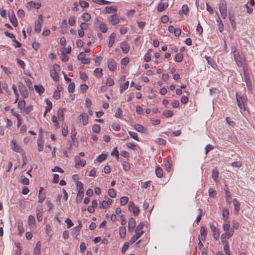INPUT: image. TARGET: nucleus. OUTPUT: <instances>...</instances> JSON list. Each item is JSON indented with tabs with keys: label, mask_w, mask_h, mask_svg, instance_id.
<instances>
[{
	"label": "nucleus",
	"mask_w": 255,
	"mask_h": 255,
	"mask_svg": "<svg viewBox=\"0 0 255 255\" xmlns=\"http://www.w3.org/2000/svg\"><path fill=\"white\" fill-rule=\"evenodd\" d=\"M232 51L233 53V56L236 63L239 67H241L247 64L246 58L240 55V52L236 47L232 48Z\"/></svg>",
	"instance_id": "obj_1"
},
{
	"label": "nucleus",
	"mask_w": 255,
	"mask_h": 255,
	"mask_svg": "<svg viewBox=\"0 0 255 255\" xmlns=\"http://www.w3.org/2000/svg\"><path fill=\"white\" fill-rule=\"evenodd\" d=\"M60 70L59 65L57 64H54L53 66V69L50 71V76L55 82L59 81V77L57 72L60 71Z\"/></svg>",
	"instance_id": "obj_2"
},
{
	"label": "nucleus",
	"mask_w": 255,
	"mask_h": 255,
	"mask_svg": "<svg viewBox=\"0 0 255 255\" xmlns=\"http://www.w3.org/2000/svg\"><path fill=\"white\" fill-rule=\"evenodd\" d=\"M236 99L237 101V104L241 109L246 110L245 106V102H247V98L246 96H238V94H236Z\"/></svg>",
	"instance_id": "obj_3"
},
{
	"label": "nucleus",
	"mask_w": 255,
	"mask_h": 255,
	"mask_svg": "<svg viewBox=\"0 0 255 255\" xmlns=\"http://www.w3.org/2000/svg\"><path fill=\"white\" fill-rule=\"evenodd\" d=\"M169 0H161L157 6V11L161 12L167 8L169 5Z\"/></svg>",
	"instance_id": "obj_4"
},
{
	"label": "nucleus",
	"mask_w": 255,
	"mask_h": 255,
	"mask_svg": "<svg viewBox=\"0 0 255 255\" xmlns=\"http://www.w3.org/2000/svg\"><path fill=\"white\" fill-rule=\"evenodd\" d=\"M18 88L21 96L25 98H27L29 93L25 86L23 84L20 83L18 84Z\"/></svg>",
	"instance_id": "obj_5"
},
{
	"label": "nucleus",
	"mask_w": 255,
	"mask_h": 255,
	"mask_svg": "<svg viewBox=\"0 0 255 255\" xmlns=\"http://www.w3.org/2000/svg\"><path fill=\"white\" fill-rule=\"evenodd\" d=\"M232 233L231 232L229 233H224L221 235V242L224 244H227L228 243L227 241V239H229L232 236Z\"/></svg>",
	"instance_id": "obj_6"
},
{
	"label": "nucleus",
	"mask_w": 255,
	"mask_h": 255,
	"mask_svg": "<svg viewBox=\"0 0 255 255\" xmlns=\"http://www.w3.org/2000/svg\"><path fill=\"white\" fill-rule=\"evenodd\" d=\"M210 229L213 233V237L216 240H218L220 237L219 230L213 225H210Z\"/></svg>",
	"instance_id": "obj_7"
},
{
	"label": "nucleus",
	"mask_w": 255,
	"mask_h": 255,
	"mask_svg": "<svg viewBox=\"0 0 255 255\" xmlns=\"http://www.w3.org/2000/svg\"><path fill=\"white\" fill-rule=\"evenodd\" d=\"M108 66L110 70L115 71L117 68L115 60L113 59H109L108 61Z\"/></svg>",
	"instance_id": "obj_8"
},
{
	"label": "nucleus",
	"mask_w": 255,
	"mask_h": 255,
	"mask_svg": "<svg viewBox=\"0 0 255 255\" xmlns=\"http://www.w3.org/2000/svg\"><path fill=\"white\" fill-rule=\"evenodd\" d=\"M8 15L11 23L14 27H16L17 26L18 23L17 19L15 16L14 12H12L11 13H9Z\"/></svg>",
	"instance_id": "obj_9"
},
{
	"label": "nucleus",
	"mask_w": 255,
	"mask_h": 255,
	"mask_svg": "<svg viewBox=\"0 0 255 255\" xmlns=\"http://www.w3.org/2000/svg\"><path fill=\"white\" fill-rule=\"evenodd\" d=\"M75 160L76 167H77V165L83 167L86 164L85 160L81 159L79 156H76L75 157Z\"/></svg>",
	"instance_id": "obj_10"
},
{
	"label": "nucleus",
	"mask_w": 255,
	"mask_h": 255,
	"mask_svg": "<svg viewBox=\"0 0 255 255\" xmlns=\"http://www.w3.org/2000/svg\"><path fill=\"white\" fill-rule=\"evenodd\" d=\"M222 216L224 222H227L229 216V211L227 207H224L222 210Z\"/></svg>",
	"instance_id": "obj_11"
},
{
	"label": "nucleus",
	"mask_w": 255,
	"mask_h": 255,
	"mask_svg": "<svg viewBox=\"0 0 255 255\" xmlns=\"http://www.w3.org/2000/svg\"><path fill=\"white\" fill-rule=\"evenodd\" d=\"M36 214H37V220L40 222L42 220L43 217V212H42V206H40L38 207L36 209Z\"/></svg>",
	"instance_id": "obj_12"
},
{
	"label": "nucleus",
	"mask_w": 255,
	"mask_h": 255,
	"mask_svg": "<svg viewBox=\"0 0 255 255\" xmlns=\"http://www.w3.org/2000/svg\"><path fill=\"white\" fill-rule=\"evenodd\" d=\"M233 203L234 205V211L235 212V214L236 215H238L240 209V203H239V201H238V200L236 198L233 199Z\"/></svg>",
	"instance_id": "obj_13"
},
{
	"label": "nucleus",
	"mask_w": 255,
	"mask_h": 255,
	"mask_svg": "<svg viewBox=\"0 0 255 255\" xmlns=\"http://www.w3.org/2000/svg\"><path fill=\"white\" fill-rule=\"evenodd\" d=\"M224 190L226 193V201L228 204H231L232 202V196L230 192L228 191V188L227 185H225Z\"/></svg>",
	"instance_id": "obj_14"
},
{
	"label": "nucleus",
	"mask_w": 255,
	"mask_h": 255,
	"mask_svg": "<svg viewBox=\"0 0 255 255\" xmlns=\"http://www.w3.org/2000/svg\"><path fill=\"white\" fill-rule=\"evenodd\" d=\"M40 250H41V244H40V242L39 241H38L36 244L35 247L34 248L33 255H40V254H41Z\"/></svg>",
	"instance_id": "obj_15"
},
{
	"label": "nucleus",
	"mask_w": 255,
	"mask_h": 255,
	"mask_svg": "<svg viewBox=\"0 0 255 255\" xmlns=\"http://www.w3.org/2000/svg\"><path fill=\"white\" fill-rule=\"evenodd\" d=\"M121 47L124 53H127L129 51V45L127 42L123 41L121 42Z\"/></svg>",
	"instance_id": "obj_16"
},
{
	"label": "nucleus",
	"mask_w": 255,
	"mask_h": 255,
	"mask_svg": "<svg viewBox=\"0 0 255 255\" xmlns=\"http://www.w3.org/2000/svg\"><path fill=\"white\" fill-rule=\"evenodd\" d=\"M230 224H229L228 221H227V222H225V223L223 224V228L224 230L226 232L225 233H229L231 232L232 233V235L234 234V230L230 228Z\"/></svg>",
	"instance_id": "obj_17"
},
{
	"label": "nucleus",
	"mask_w": 255,
	"mask_h": 255,
	"mask_svg": "<svg viewBox=\"0 0 255 255\" xmlns=\"http://www.w3.org/2000/svg\"><path fill=\"white\" fill-rule=\"evenodd\" d=\"M26 6L29 8L34 7L36 9H38L41 6V3H36L33 1H29L27 3Z\"/></svg>",
	"instance_id": "obj_18"
},
{
	"label": "nucleus",
	"mask_w": 255,
	"mask_h": 255,
	"mask_svg": "<svg viewBox=\"0 0 255 255\" xmlns=\"http://www.w3.org/2000/svg\"><path fill=\"white\" fill-rule=\"evenodd\" d=\"M230 21L232 26V28L234 30H236V23L235 19V16L233 14L229 13V14Z\"/></svg>",
	"instance_id": "obj_19"
},
{
	"label": "nucleus",
	"mask_w": 255,
	"mask_h": 255,
	"mask_svg": "<svg viewBox=\"0 0 255 255\" xmlns=\"http://www.w3.org/2000/svg\"><path fill=\"white\" fill-rule=\"evenodd\" d=\"M136 234L133 236L132 238H131L130 240H129V242L130 244H133L135 242V241L139 239L143 234V232H135Z\"/></svg>",
	"instance_id": "obj_20"
},
{
	"label": "nucleus",
	"mask_w": 255,
	"mask_h": 255,
	"mask_svg": "<svg viewBox=\"0 0 255 255\" xmlns=\"http://www.w3.org/2000/svg\"><path fill=\"white\" fill-rule=\"evenodd\" d=\"M110 22L112 24L116 25L120 22V19L116 14H114L111 16Z\"/></svg>",
	"instance_id": "obj_21"
},
{
	"label": "nucleus",
	"mask_w": 255,
	"mask_h": 255,
	"mask_svg": "<svg viewBox=\"0 0 255 255\" xmlns=\"http://www.w3.org/2000/svg\"><path fill=\"white\" fill-rule=\"evenodd\" d=\"M207 235V232L206 229L204 227H202L200 229V235H199L200 236V239H202V241H204L206 238Z\"/></svg>",
	"instance_id": "obj_22"
},
{
	"label": "nucleus",
	"mask_w": 255,
	"mask_h": 255,
	"mask_svg": "<svg viewBox=\"0 0 255 255\" xmlns=\"http://www.w3.org/2000/svg\"><path fill=\"white\" fill-rule=\"evenodd\" d=\"M113 203V200L108 198V200H104L101 204V208L107 209Z\"/></svg>",
	"instance_id": "obj_23"
},
{
	"label": "nucleus",
	"mask_w": 255,
	"mask_h": 255,
	"mask_svg": "<svg viewBox=\"0 0 255 255\" xmlns=\"http://www.w3.org/2000/svg\"><path fill=\"white\" fill-rule=\"evenodd\" d=\"M220 11L227 10L226 2L225 0H221L219 4Z\"/></svg>",
	"instance_id": "obj_24"
},
{
	"label": "nucleus",
	"mask_w": 255,
	"mask_h": 255,
	"mask_svg": "<svg viewBox=\"0 0 255 255\" xmlns=\"http://www.w3.org/2000/svg\"><path fill=\"white\" fill-rule=\"evenodd\" d=\"M116 35V34L114 32H113L109 36V41L108 43L109 47H111L114 44Z\"/></svg>",
	"instance_id": "obj_25"
},
{
	"label": "nucleus",
	"mask_w": 255,
	"mask_h": 255,
	"mask_svg": "<svg viewBox=\"0 0 255 255\" xmlns=\"http://www.w3.org/2000/svg\"><path fill=\"white\" fill-rule=\"evenodd\" d=\"M34 89L37 93L40 95L43 94L44 92V89L42 85H34Z\"/></svg>",
	"instance_id": "obj_26"
},
{
	"label": "nucleus",
	"mask_w": 255,
	"mask_h": 255,
	"mask_svg": "<svg viewBox=\"0 0 255 255\" xmlns=\"http://www.w3.org/2000/svg\"><path fill=\"white\" fill-rule=\"evenodd\" d=\"M84 195V191H78V193L76 197V202L79 203L81 202L82 199Z\"/></svg>",
	"instance_id": "obj_27"
},
{
	"label": "nucleus",
	"mask_w": 255,
	"mask_h": 255,
	"mask_svg": "<svg viewBox=\"0 0 255 255\" xmlns=\"http://www.w3.org/2000/svg\"><path fill=\"white\" fill-rule=\"evenodd\" d=\"M134 128L137 131L141 133L145 132L146 130V129L140 124H135Z\"/></svg>",
	"instance_id": "obj_28"
},
{
	"label": "nucleus",
	"mask_w": 255,
	"mask_h": 255,
	"mask_svg": "<svg viewBox=\"0 0 255 255\" xmlns=\"http://www.w3.org/2000/svg\"><path fill=\"white\" fill-rule=\"evenodd\" d=\"M118 7L117 6H110L106 7L105 10L107 13H110L112 11L116 12L117 11Z\"/></svg>",
	"instance_id": "obj_29"
},
{
	"label": "nucleus",
	"mask_w": 255,
	"mask_h": 255,
	"mask_svg": "<svg viewBox=\"0 0 255 255\" xmlns=\"http://www.w3.org/2000/svg\"><path fill=\"white\" fill-rule=\"evenodd\" d=\"M37 146L39 151H42L43 149L44 141L42 139H37Z\"/></svg>",
	"instance_id": "obj_30"
},
{
	"label": "nucleus",
	"mask_w": 255,
	"mask_h": 255,
	"mask_svg": "<svg viewBox=\"0 0 255 255\" xmlns=\"http://www.w3.org/2000/svg\"><path fill=\"white\" fill-rule=\"evenodd\" d=\"M242 67L244 72V74L245 76L244 78H250L249 72L248 70L247 64H246L245 65L242 66Z\"/></svg>",
	"instance_id": "obj_31"
},
{
	"label": "nucleus",
	"mask_w": 255,
	"mask_h": 255,
	"mask_svg": "<svg viewBox=\"0 0 255 255\" xmlns=\"http://www.w3.org/2000/svg\"><path fill=\"white\" fill-rule=\"evenodd\" d=\"M155 173L158 178H161L163 176V171L162 168L159 166H156L155 169Z\"/></svg>",
	"instance_id": "obj_32"
},
{
	"label": "nucleus",
	"mask_w": 255,
	"mask_h": 255,
	"mask_svg": "<svg viewBox=\"0 0 255 255\" xmlns=\"http://www.w3.org/2000/svg\"><path fill=\"white\" fill-rule=\"evenodd\" d=\"M25 102L24 100H20L18 103V108L20 109V112H22V110L25 107Z\"/></svg>",
	"instance_id": "obj_33"
},
{
	"label": "nucleus",
	"mask_w": 255,
	"mask_h": 255,
	"mask_svg": "<svg viewBox=\"0 0 255 255\" xmlns=\"http://www.w3.org/2000/svg\"><path fill=\"white\" fill-rule=\"evenodd\" d=\"M33 110V106H29L26 107H25L24 109L21 112L22 114H28Z\"/></svg>",
	"instance_id": "obj_34"
},
{
	"label": "nucleus",
	"mask_w": 255,
	"mask_h": 255,
	"mask_svg": "<svg viewBox=\"0 0 255 255\" xmlns=\"http://www.w3.org/2000/svg\"><path fill=\"white\" fill-rule=\"evenodd\" d=\"M183 55L181 52L177 53L175 57V61L177 62H180L183 60Z\"/></svg>",
	"instance_id": "obj_35"
},
{
	"label": "nucleus",
	"mask_w": 255,
	"mask_h": 255,
	"mask_svg": "<svg viewBox=\"0 0 255 255\" xmlns=\"http://www.w3.org/2000/svg\"><path fill=\"white\" fill-rule=\"evenodd\" d=\"M219 176L218 170L215 168H214L212 171V178L215 181H216Z\"/></svg>",
	"instance_id": "obj_36"
},
{
	"label": "nucleus",
	"mask_w": 255,
	"mask_h": 255,
	"mask_svg": "<svg viewBox=\"0 0 255 255\" xmlns=\"http://www.w3.org/2000/svg\"><path fill=\"white\" fill-rule=\"evenodd\" d=\"M245 82L246 83L247 87L249 91H251L252 90V83L250 80V78H244Z\"/></svg>",
	"instance_id": "obj_37"
},
{
	"label": "nucleus",
	"mask_w": 255,
	"mask_h": 255,
	"mask_svg": "<svg viewBox=\"0 0 255 255\" xmlns=\"http://www.w3.org/2000/svg\"><path fill=\"white\" fill-rule=\"evenodd\" d=\"M107 157V154H106L105 153H102L101 154L99 155L97 157V160H98V162H102V161L106 160Z\"/></svg>",
	"instance_id": "obj_38"
},
{
	"label": "nucleus",
	"mask_w": 255,
	"mask_h": 255,
	"mask_svg": "<svg viewBox=\"0 0 255 255\" xmlns=\"http://www.w3.org/2000/svg\"><path fill=\"white\" fill-rule=\"evenodd\" d=\"M99 29L100 30V31L101 32H102L103 33L106 32L108 30V27H107L106 24L103 22H102Z\"/></svg>",
	"instance_id": "obj_39"
},
{
	"label": "nucleus",
	"mask_w": 255,
	"mask_h": 255,
	"mask_svg": "<svg viewBox=\"0 0 255 255\" xmlns=\"http://www.w3.org/2000/svg\"><path fill=\"white\" fill-rule=\"evenodd\" d=\"M120 235L121 238H124L126 236V229L125 227H122L120 229Z\"/></svg>",
	"instance_id": "obj_40"
},
{
	"label": "nucleus",
	"mask_w": 255,
	"mask_h": 255,
	"mask_svg": "<svg viewBox=\"0 0 255 255\" xmlns=\"http://www.w3.org/2000/svg\"><path fill=\"white\" fill-rule=\"evenodd\" d=\"M81 17L83 20L88 21L91 19V15L89 13L85 12L82 15Z\"/></svg>",
	"instance_id": "obj_41"
},
{
	"label": "nucleus",
	"mask_w": 255,
	"mask_h": 255,
	"mask_svg": "<svg viewBox=\"0 0 255 255\" xmlns=\"http://www.w3.org/2000/svg\"><path fill=\"white\" fill-rule=\"evenodd\" d=\"M45 101L47 104L45 110H46L47 111H50L52 107V103L48 99H45Z\"/></svg>",
	"instance_id": "obj_42"
},
{
	"label": "nucleus",
	"mask_w": 255,
	"mask_h": 255,
	"mask_svg": "<svg viewBox=\"0 0 255 255\" xmlns=\"http://www.w3.org/2000/svg\"><path fill=\"white\" fill-rule=\"evenodd\" d=\"M155 142L157 144L160 145H165V144L166 143V140L162 138H157L155 140Z\"/></svg>",
	"instance_id": "obj_43"
},
{
	"label": "nucleus",
	"mask_w": 255,
	"mask_h": 255,
	"mask_svg": "<svg viewBox=\"0 0 255 255\" xmlns=\"http://www.w3.org/2000/svg\"><path fill=\"white\" fill-rule=\"evenodd\" d=\"M46 194L45 192L38 194V202L41 203L45 200Z\"/></svg>",
	"instance_id": "obj_44"
},
{
	"label": "nucleus",
	"mask_w": 255,
	"mask_h": 255,
	"mask_svg": "<svg viewBox=\"0 0 255 255\" xmlns=\"http://www.w3.org/2000/svg\"><path fill=\"white\" fill-rule=\"evenodd\" d=\"M128 85H129V82L128 81L127 82H126L125 83H124V84L120 86V92L121 93H123V92L126 90L127 89H128Z\"/></svg>",
	"instance_id": "obj_45"
},
{
	"label": "nucleus",
	"mask_w": 255,
	"mask_h": 255,
	"mask_svg": "<svg viewBox=\"0 0 255 255\" xmlns=\"http://www.w3.org/2000/svg\"><path fill=\"white\" fill-rule=\"evenodd\" d=\"M93 1L99 4H108L111 2L110 1L106 0H93Z\"/></svg>",
	"instance_id": "obj_46"
},
{
	"label": "nucleus",
	"mask_w": 255,
	"mask_h": 255,
	"mask_svg": "<svg viewBox=\"0 0 255 255\" xmlns=\"http://www.w3.org/2000/svg\"><path fill=\"white\" fill-rule=\"evenodd\" d=\"M35 218L34 217V216H33L32 215L29 216V217L28 218V225L30 226L33 225L35 224Z\"/></svg>",
	"instance_id": "obj_47"
},
{
	"label": "nucleus",
	"mask_w": 255,
	"mask_h": 255,
	"mask_svg": "<svg viewBox=\"0 0 255 255\" xmlns=\"http://www.w3.org/2000/svg\"><path fill=\"white\" fill-rule=\"evenodd\" d=\"M108 194L111 198H115L116 196V191L113 188L109 189L108 190Z\"/></svg>",
	"instance_id": "obj_48"
},
{
	"label": "nucleus",
	"mask_w": 255,
	"mask_h": 255,
	"mask_svg": "<svg viewBox=\"0 0 255 255\" xmlns=\"http://www.w3.org/2000/svg\"><path fill=\"white\" fill-rule=\"evenodd\" d=\"M128 201V197L124 196L120 199V203L121 205H125Z\"/></svg>",
	"instance_id": "obj_49"
},
{
	"label": "nucleus",
	"mask_w": 255,
	"mask_h": 255,
	"mask_svg": "<svg viewBox=\"0 0 255 255\" xmlns=\"http://www.w3.org/2000/svg\"><path fill=\"white\" fill-rule=\"evenodd\" d=\"M80 225L81 224H80L79 226L74 227L73 229V234H74L75 236H78L79 234L81 228Z\"/></svg>",
	"instance_id": "obj_50"
},
{
	"label": "nucleus",
	"mask_w": 255,
	"mask_h": 255,
	"mask_svg": "<svg viewBox=\"0 0 255 255\" xmlns=\"http://www.w3.org/2000/svg\"><path fill=\"white\" fill-rule=\"evenodd\" d=\"M65 110V109H59L57 112V115L60 121L61 120H63V116H64V112L63 111Z\"/></svg>",
	"instance_id": "obj_51"
},
{
	"label": "nucleus",
	"mask_w": 255,
	"mask_h": 255,
	"mask_svg": "<svg viewBox=\"0 0 255 255\" xmlns=\"http://www.w3.org/2000/svg\"><path fill=\"white\" fill-rule=\"evenodd\" d=\"M189 11V8L188 7V6L187 5H183L182 6V9L181 10H180L179 11V13L180 14H181V12L182 11V12L185 14H187V12L188 11Z\"/></svg>",
	"instance_id": "obj_52"
},
{
	"label": "nucleus",
	"mask_w": 255,
	"mask_h": 255,
	"mask_svg": "<svg viewBox=\"0 0 255 255\" xmlns=\"http://www.w3.org/2000/svg\"><path fill=\"white\" fill-rule=\"evenodd\" d=\"M75 84L73 82L70 83L68 87V90L69 93H73L75 90Z\"/></svg>",
	"instance_id": "obj_53"
},
{
	"label": "nucleus",
	"mask_w": 255,
	"mask_h": 255,
	"mask_svg": "<svg viewBox=\"0 0 255 255\" xmlns=\"http://www.w3.org/2000/svg\"><path fill=\"white\" fill-rule=\"evenodd\" d=\"M163 115L166 118H170L172 116L173 113L170 110H165L163 112Z\"/></svg>",
	"instance_id": "obj_54"
},
{
	"label": "nucleus",
	"mask_w": 255,
	"mask_h": 255,
	"mask_svg": "<svg viewBox=\"0 0 255 255\" xmlns=\"http://www.w3.org/2000/svg\"><path fill=\"white\" fill-rule=\"evenodd\" d=\"M135 225L136 222L135 219L132 217L130 218L128 221V226L135 228Z\"/></svg>",
	"instance_id": "obj_55"
},
{
	"label": "nucleus",
	"mask_w": 255,
	"mask_h": 255,
	"mask_svg": "<svg viewBox=\"0 0 255 255\" xmlns=\"http://www.w3.org/2000/svg\"><path fill=\"white\" fill-rule=\"evenodd\" d=\"M209 195L212 198H214L216 195V191L212 188H210L208 190Z\"/></svg>",
	"instance_id": "obj_56"
},
{
	"label": "nucleus",
	"mask_w": 255,
	"mask_h": 255,
	"mask_svg": "<svg viewBox=\"0 0 255 255\" xmlns=\"http://www.w3.org/2000/svg\"><path fill=\"white\" fill-rule=\"evenodd\" d=\"M101 130V128L99 125L95 124L93 126L92 130L95 133H99Z\"/></svg>",
	"instance_id": "obj_57"
},
{
	"label": "nucleus",
	"mask_w": 255,
	"mask_h": 255,
	"mask_svg": "<svg viewBox=\"0 0 255 255\" xmlns=\"http://www.w3.org/2000/svg\"><path fill=\"white\" fill-rule=\"evenodd\" d=\"M206 59L207 60L208 64L210 65L212 67L214 68L215 65H216L212 59L209 56H205Z\"/></svg>",
	"instance_id": "obj_58"
},
{
	"label": "nucleus",
	"mask_w": 255,
	"mask_h": 255,
	"mask_svg": "<svg viewBox=\"0 0 255 255\" xmlns=\"http://www.w3.org/2000/svg\"><path fill=\"white\" fill-rule=\"evenodd\" d=\"M144 227V223H139L136 228L135 232H143L141 230Z\"/></svg>",
	"instance_id": "obj_59"
},
{
	"label": "nucleus",
	"mask_w": 255,
	"mask_h": 255,
	"mask_svg": "<svg viewBox=\"0 0 255 255\" xmlns=\"http://www.w3.org/2000/svg\"><path fill=\"white\" fill-rule=\"evenodd\" d=\"M128 133L131 137L133 138L136 141H139L137 134L136 132L133 131H129Z\"/></svg>",
	"instance_id": "obj_60"
},
{
	"label": "nucleus",
	"mask_w": 255,
	"mask_h": 255,
	"mask_svg": "<svg viewBox=\"0 0 255 255\" xmlns=\"http://www.w3.org/2000/svg\"><path fill=\"white\" fill-rule=\"evenodd\" d=\"M122 115V111L121 108L117 109L115 113V117L118 118H121Z\"/></svg>",
	"instance_id": "obj_61"
},
{
	"label": "nucleus",
	"mask_w": 255,
	"mask_h": 255,
	"mask_svg": "<svg viewBox=\"0 0 255 255\" xmlns=\"http://www.w3.org/2000/svg\"><path fill=\"white\" fill-rule=\"evenodd\" d=\"M106 84L108 86H112L114 84V81L111 78H109L106 80Z\"/></svg>",
	"instance_id": "obj_62"
},
{
	"label": "nucleus",
	"mask_w": 255,
	"mask_h": 255,
	"mask_svg": "<svg viewBox=\"0 0 255 255\" xmlns=\"http://www.w3.org/2000/svg\"><path fill=\"white\" fill-rule=\"evenodd\" d=\"M102 68H96L94 70V72L97 74V76L100 77L103 75Z\"/></svg>",
	"instance_id": "obj_63"
},
{
	"label": "nucleus",
	"mask_w": 255,
	"mask_h": 255,
	"mask_svg": "<svg viewBox=\"0 0 255 255\" xmlns=\"http://www.w3.org/2000/svg\"><path fill=\"white\" fill-rule=\"evenodd\" d=\"M101 23H102V22H101L99 20V19L96 18L95 20H94V26L95 28L96 29H98V28L99 29Z\"/></svg>",
	"instance_id": "obj_64"
}]
</instances>
